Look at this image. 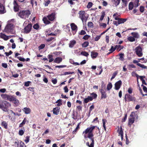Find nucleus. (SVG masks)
<instances>
[{"label": "nucleus", "instance_id": "bb28decb", "mask_svg": "<svg viewBox=\"0 0 147 147\" xmlns=\"http://www.w3.org/2000/svg\"><path fill=\"white\" fill-rule=\"evenodd\" d=\"M27 121V119L25 118L23 120L22 122L19 125V127H22L26 123Z\"/></svg>", "mask_w": 147, "mask_h": 147}, {"label": "nucleus", "instance_id": "1a4fd4ad", "mask_svg": "<svg viewBox=\"0 0 147 147\" xmlns=\"http://www.w3.org/2000/svg\"><path fill=\"white\" fill-rule=\"evenodd\" d=\"M32 25V24H28L24 29V33L25 34H28L31 31Z\"/></svg>", "mask_w": 147, "mask_h": 147}, {"label": "nucleus", "instance_id": "3c124183", "mask_svg": "<svg viewBox=\"0 0 147 147\" xmlns=\"http://www.w3.org/2000/svg\"><path fill=\"white\" fill-rule=\"evenodd\" d=\"M30 140V136H27L26 137V139L24 140V141L26 143H27L29 142Z\"/></svg>", "mask_w": 147, "mask_h": 147}, {"label": "nucleus", "instance_id": "09e8293b", "mask_svg": "<svg viewBox=\"0 0 147 147\" xmlns=\"http://www.w3.org/2000/svg\"><path fill=\"white\" fill-rule=\"evenodd\" d=\"M139 9L141 13H143L144 10V7L143 6H141L140 7Z\"/></svg>", "mask_w": 147, "mask_h": 147}, {"label": "nucleus", "instance_id": "9b49d317", "mask_svg": "<svg viewBox=\"0 0 147 147\" xmlns=\"http://www.w3.org/2000/svg\"><path fill=\"white\" fill-rule=\"evenodd\" d=\"M100 91L101 94L100 99H106L107 97V94L106 91L102 89H100Z\"/></svg>", "mask_w": 147, "mask_h": 147}, {"label": "nucleus", "instance_id": "6ab92c4d", "mask_svg": "<svg viewBox=\"0 0 147 147\" xmlns=\"http://www.w3.org/2000/svg\"><path fill=\"white\" fill-rule=\"evenodd\" d=\"M98 54L97 52H95L94 51H93L91 52V57L93 59H95L97 57Z\"/></svg>", "mask_w": 147, "mask_h": 147}, {"label": "nucleus", "instance_id": "0eeeda50", "mask_svg": "<svg viewBox=\"0 0 147 147\" xmlns=\"http://www.w3.org/2000/svg\"><path fill=\"white\" fill-rule=\"evenodd\" d=\"M135 52L136 55L139 57H142L143 55L142 50L140 45L135 48Z\"/></svg>", "mask_w": 147, "mask_h": 147}, {"label": "nucleus", "instance_id": "72a5a7b5", "mask_svg": "<svg viewBox=\"0 0 147 147\" xmlns=\"http://www.w3.org/2000/svg\"><path fill=\"white\" fill-rule=\"evenodd\" d=\"M134 7L133 3L132 2H130L129 4V10H131Z\"/></svg>", "mask_w": 147, "mask_h": 147}, {"label": "nucleus", "instance_id": "ddd939ff", "mask_svg": "<svg viewBox=\"0 0 147 147\" xmlns=\"http://www.w3.org/2000/svg\"><path fill=\"white\" fill-rule=\"evenodd\" d=\"M1 96L3 99L9 101L12 96L7 95V94H1Z\"/></svg>", "mask_w": 147, "mask_h": 147}, {"label": "nucleus", "instance_id": "052dcab7", "mask_svg": "<svg viewBox=\"0 0 147 147\" xmlns=\"http://www.w3.org/2000/svg\"><path fill=\"white\" fill-rule=\"evenodd\" d=\"M90 37V36H89L87 34H86V35H85L84 36H83V38L84 40H87Z\"/></svg>", "mask_w": 147, "mask_h": 147}, {"label": "nucleus", "instance_id": "e433bc0d", "mask_svg": "<svg viewBox=\"0 0 147 147\" xmlns=\"http://www.w3.org/2000/svg\"><path fill=\"white\" fill-rule=\"evenodd\" d=\"M80 124V123H79L78 124V125H77L76 127L75 128V129L74 131H73L72 132V133L73 134H75L77 132V131L78 130V129L80 128V127H79Z\"/></svg>", "mask_w": 147, "mask_h": 147}, {"label": "nucleus", "instance_id": "aec40b11", "mask_svg": "<svg viewBox=\"0 0 147 147\" xmlns=\"http://www.w3.org/2000/svg\"><path fill=\"white\" fill-rule=\"evenodd\" d=\"M62 59L61 57H57L54 60V63H59L62 61Z\"/></svg>", "mask_w": 147, "mask_h": 147}, {"label": "nucleus", "instance_id": "a878e982", "mask_svg": "<svg viewBox=\"0 0 147 147\" xmlns=\"http://www.w3.org/2000/svg\"><path fill=\"white\" fill-rule=\"evenodd\" d=\"M88 45L89 42L88 41H85L82 44V47L83 48H86L88 46Z\"/></svg>", "mask_w": 147, "mask_h": 147}, {"label": "nucleus", "instance_id": "dca6fc26", "mask_svg": "<svg viewBox=\"0 0 147 147\" xmlns=\"http://www.w3.org/2000/svg\"><path fill=\"white\" fill-rule=\"evenodd\" d=\"M6 12V10L3 4L0 3V13L3 14Z\"/></svg>", "mask_w": 147, "mask_h": 147}, {"label": "nucleus", "instance_id": "603ef678", "mask_svg": "<svg viewBox=\"0 0 147 147\" xmlns=\"http://www.w3.org/2000/svg\"><path fill=\"white\" fill-rule=\"evenodd\" d=\"M93 3L91 2H89L88 3L87 7L88 8H90L92 6Z\"/></svg>", "mask_w": 147, "mask_h": 147}, {"label": "nucleus", "instance_id": "58836bf2", "mask_svg": "<svg viewBox=\"0 0 147 147\" xmlns=\"http://www.w3.org/2000/svg\"><path fill=\"white\" fill-rule=\"evenodd\" d=\"M81 55L86 57H88L89 55L88 53L85 51L81 52Z\"/></svg>", "mask_w": 147, "mask_h": 147}, {"label": "nucleus", "instance_id": "5fc2aeb1", "mask_svg": "<svg viewBox=\"0 0 147 147\" xmlns=\"http://www.w3.org/2000/svg\"><path fill=\"white\" fill-rule=\"evenodd\" d=\"M141 86L143 87V89L144 91L145 92L147 93V88L146 87L144 86L143 84H142Z\"/></svg>", "mask_w": 147, "mask_h": 147}, {"label": "nucleus", "instance_id": "c85d7f7f", "mask_svg": "<svg viewBox=\"0 0 147 147\" xmlns=\"http://www.w3.org/2000/svg\"><path fill=\"white\" fill-rule=\"evenodd\" d=\"M76 43V41L75 40L71 41L69 44V47H72Z\"/></svg>", "mask_w": 147, "mask_h": 147}, {"label": "nucleus", "instance_id": "cd10ccee", "mask_svg": "<svg viewBox=\"0 0 147 147\" xmlns=\"http://www.w3.org/2000/svg\"><path fill=\"white\" fill-rule=\"evenodd\" d=\"M25 131V129L24 127L23 129H20L19 130L18 132L19 134L21 136L23 135L24 134Z\"/></svg>", "mask_w": 147, "mask_h": 147}, {"label": "nucleus", "instance_id": "9d476101", "mask_svg": "<svg viewBox=\"0 0 147 147\" xmlns=\"http://www.w3.org/2000/svg\"><path fill=\"white\" fill-rule=\"evenodd\" d=\"M10 102H13L14 104H15V106H18L19 104V101L14 96H12L11 99L10 100Z\"/></svg>", "mask_w": 147, "mask_h": 147}, {"label": "nucleus", "instance_id": "8fccbe9b", "mask_svg": "<svg viewBox=\"0 0 147 147\" xmlns=\"http://www.w3.org/2000/svg\"><path fill=\"white\" fill-rule=\"evenodd\" d=\"M86 34V32L83 30H81L80 32H79V34L80 35H84Z\"/></svg>", "mask_w": 147, "mask_h": 147}, {"label": "nucleus", "instance_id": "de8ad7c7", "mask_svg": "<svg viewBox=\"0 0 147 147\" xmlns=\"http://www.w3.org/2000/svg\"><path fill=\"white\" fill-rule=\"evenodd\" d=\"M119 136L120 135L121 136H123V131L122 129V128L121 127H120V131L119 132Z\"/></svg>", "mask_w": 147, "mask_h": 147}, {"label": "nucleus", "instance_id": "a19ab883", "mask_svg": "<svg viewBox=\"0 0 147 147\" xmlns=\"http://www.w3.org/2000/svg\"><path fill=\"white\" fill-rule=\"evenodd\" d=\"M40 27V26L38 24H34L33 26V28L36 30H38Z\"/></svg>", "mask_w": 147, "mask_h": 147}, {"label": "nucleus", "instance_id": "412c9836", "mask_svg": "<svg viewBox=\"0 0 147 147\" xmlns=\"http://www.w3.org/2000/svg\"><path fill=\"white\" fill-rule=\"evenodd\" d=\"M134 121V119L133 118H129V121L128 123V125L131 127V125L133 123Z\"/></svg>", "mask_w": 147, "mask_h": 147}, {"label": "nucleus", "instance_id": "69168bd1", "mask_svg": "<svg viewBox=\"0 0 147 147\" xmlns=\"http://www.w3.org/2000/svg\"><path fill=\"white\" fill-rule=\"evenodd\" d=\"M135 113L134 112H131L130 115V117H131V118H133L134 119L135 118L134 117V116L135 115Z\"/></svg>", "mask_w": 147, "mask_h": 147}, {"label": "nucleus", "instance_id": "7ed1b4c3", "mask_svg": "<svg viewBox=\"0 0 147 147\" xmlns=\"http://www.w3.org/2000/svg\"><path fill=\"white\" fill-rule=\"evenodd\" d=\"M30 14V11L29 10L27 9L20 10L18 13V15L20 18L26 19V18H28Z\"/></svg>", "mask_w": 147, "mask_h": 147}, {"label": "nucleus", "instance_id": "f3484780", "mask_svg": "<svg viewBox=\"0 0 147 147\" xmlns=\"http://www.w3.org/2000/svg\"><path fill=\"white\" fill-rule=\"evenodd\" d=\"M60 109V108L59 107H56L54 108L53 109V113L56 115H58Z\"/></svg>", "mask_w": 147, "mask_h": 147}, {"label": "nucleus", "instance_id": "c03bdc74", "mask_svg": "<svg viewBox=\"0 0 147 147\" xmlns=\"http://www.w3.org/2000/svg\"><path fill=\"white\" fill-rule=\"evenodd\" d=\"M19 10L18 5L14 6V10L15 12L18 11Z\"/></svg>", "mask_w": 147, "mask_h": 147}, {"label": "nucleus", "instance_id": "473e14b6", "mask_svg": "<svg viewBox=\"0 0 147 147\" xmlns=\"http://www.w3.org/2000/svg\"><path fill=\"white\" fill-rule=\"evenodd\" d=\"M127 40L131 42H133L135 40V38L132 36H130L128 37L127 38Z\"/></svg>", "mask_w": 147, "mask_h": 147}, {"label": "nucleus", "instance_id": "4be33fe9", "mask_svg": "<svg viewBox=\"0 0 147 147\" xmlns=\"http://www.w3.org/2000/svg\"><path fill=\"white\" fill-rule=\"evenodd\" d=\"M1 37L3 39L5 40H7L9 39L8 36L6 35L5 34L1 33Z\"/></svg>", "mask_w": 147, "mask_h": 147}, {"label": "nucleus", "instance_id": "f8f14e48", "mask_svg": "<svg viewBox=\"0 0 147 147\" xmlns=\"http://www.w3.org/2000/svg\"><path fill=\"white\" fill-rule=\"evenodd\" d=\"M122 82L121 80H119L116 82L115 84V89L116 90H118L121 87Z\"/></svg>", "mask_w": 147, "mask_h": 147}, {"label": "nucleus", "instance_id": "bf43d9fd", "mask_svg": "<svg viewBox=\"0 0 147 147\" xmlns=\"http://www.w3.org/2000/svg\"><path fill=\"white\" fill-rule=\"evenodd\" d=\"M31 82L30 81H28L27 82H25L24 86H25L27 87L29 86L30 83H31Z\"/></svg>", "mask_w": 147, "mask_h": 147}, {"label": "nucleus", "instance_id": "2eb2a0df", "mask_svg": "<svg viewBox=\"0 0 147 147\" xmlns=\"http://www.w3.org/2000/svg\"><path fill=\"white\" fill-rule=\"evenodd\" d=\"M70 26L72 31H75V33H76L78 30L77 26L74 23H71L70 24Z\"/></svg>", "mask_w": 147, "mask_h": 147}, {"label": "nucleus", "instance_id": "7c9ffc66", "mask_svg": "<svg viewBox=\"0 0 147 147\" xmlns=\"http://www.w3.org/2000/svg\"><path fill=\"white\" fill-rule=\"evenodd\" d=\"M48 59H49V62H51L54 61V59L53 58V55H49L47 56Z\"/></svg>", "mask_w": 147, "mask_h": 147}, {"label": "nucleus", "instance_id": "774afa93", "mask_svg": "<svg viewBox=\"0 0 147 147\" xmlns=\"http://www.w3.org/2000/svg\"><path fill=\"white\" fill-rule=\"evenodd\" d=\"M51 1L50 0H48L46 1L45 2V3H44L45 6H47L50 3Z\"/></svg>", "mask_w": 147, "mask_h": 147}, {"label": "nucleus", "instance_id": "a18cd8bd", "mask_svg": "<svg viewBox=\"0 0 147 147\" xmlns=\"http://www.w3.org/2000/svg\"><path fill=\"white\" fill-rule=\"evenodd\" d=\"M121 0H114V4L116 6L118 5L120 2Z\"/></svg>", "mask_w": 147, "mask_h": 147}, {"label": "nucleus", "instance_id": "6e6d98bb", "mask_svg": "<svg viewBox=\"0 0 147 147\" xmlns=\"http://www.w3.org/2000/svg\"><path fill=\"white\" fill-rule=\"evenodd\" d=\"M17 58L19 59V60L21 61H25V59L23 58H22L21 57H18Z\"/></svg>", "mask_w": 147, "mask_h": 147}, {"label": "nucleus", "instance_id": "2f4dec72", "mask_svg": "<svg viewBox=\"0 0 147 147\" xmlns=\"http://www.w3.org/2000/svg\"><path fill=\"white\" fill-rule=\"evenodd\" d=\"M1 125L6 129L7 128V124L5 121H3L1 123Z\"/></svg>", "mask_w": 147, "mask_h": 147}, {"label": "nucleus", "instance_id": "f03ea898", "mask_svg": "<svg viewBox=\"0 0 147 147\" xmlns=\"http://www.w3.org/2000/svg\"><path fill=\"white\" fill-rule=\"evenodd\" d=\"M56 13L54 12L48 15L47 17H44L42 19L44 23L46 25L50 24L51 22L50 21H53L56 18Z\"/></svg>", "mask_w": 147, "mask_h": 147}, {"label": "nucleus", "instance_id": "4468645a", "mask_svg": "<svg viewBox=\"0 0 147 147\" xmlns=\"http://www.w3.org/2000/svg\"><path fill=\"white\" fill-rule=\"evenodd\" d=\"M115 19L118 21L119 24L123 23L127 20V19L126 18H118L117 16L115 18Z\"/></svg>", "mask_w": 147, "mask_h": 147}, {"label": "nucleus", "instance_id": "49530a36", "mask_svg": "<svg viewBox=\"0 0 147 147\" xmlns=\"http://www.w3.org/2000/svg\"><path fill=\"white\" fill-rule=\"evenodd\" d=\"M116 49V48H115V47H113L112 46L111 49L109 50V51H110V53H112L114 52Z\"/></svg>", "mask_w": 147, "mask_h": 147}, {"label": "nucleus", "instance_id": "39448f33", "mask_svg": "<svg viewBox=\"0 0 147 147\" xmlns=\"http://www.w3.org/2000/svg\"><path fill=\"white\" fill-rule=\"evenodd\" d=\"M9 104V102L6 101H2V103H0V109L5 112H8V105Z\"/></svg>", "mask_w": 147, "mask_h": 147}, {"label": "nucleus", "instance_id": "f704fd0d", "mask_svg": "<svg viewBox=\"0 0 147 147\" xmlns=\"http://www.w3.org/2000/svg\"><path fill=\"white\" fill-rule=\"evenodd\" d=\"M105 11H102L101 12V15L100 16V21H101L103 20V19L105 16Z\"/></svg>", "mask_w": 147, "mask_h": 147}, {"label": "nucleus", "instance_id": "864d4df0", "mask_svg": "<svg viewBox=\"0 0 147 147\" xmlns=\"http://www.w3.org/2000/svg\"><path fill=\"white\" fill-rule=\"evenodd\" d=\"M74 73V72H65L63 73V74L62 75H66L68 74H72Z\"/></svg>", "mask_w": 147, "mask_h": 147}, {"label": "nucleus", "instance_id": "a211bd4d", "mask_svg": "<svg viewBox=\"0 0 147 147\" xmlns=\"http://www.w3.org/2000/svg\"><path fill=\"white\" fill-rule=\"evenodd\" d=\"M93 100V98L91 96H88L87 98H85L84 100V102L87 103L90 101H91Z\"/></svg>", "mask_w": 147, "mask_h": 147}, {"label": "nucleus", "instance_id": "20e7f679", "mask_svg": "<svg viewBox=\"0 0 147 147\" xmlns=\"http://www.w3.org/2000/svg\"><path fill=\"white\" fill-rule=\"evenodd\" d=\"M79 18L81 19L82 22H86L87 20L88 16L86 15V13L84 11H80L79 12Z\"/></svg>", "mask_w": 147, "mask_h": 147}, {"label": "nucleus", "instance_id": "0e129e2a", "mask_svg": "<svg viewBox=\"0 0 147 147\" xmlns=\"http://www.w3.org/2000/svg\"><path fill=\"white\" fill-rule=\"evenodd\" d=\"M13 53V52L11 51H10L9 53L5 52V54L7 56H8L9 55Z\"/></svg>", "mask_w": 147, "mask_h": 147}, {"label": "nucleus", "instance_id": "4c0bfd02", "mask_svg": "<svg viewBox=\"0 0 147 147\" xmlns=\"http://www.w3.org/2000/svg\"><path fill=\"white\" fill-rule=\"evenodd\" d=\"M112 84L110 82H109L107 86V90H110L112 88Z\"/></svg>", "mask_w": 147, "mask_h": 147}, {"label": "nucleus", "instance_id": "4d7b16f0", "mask_svg": "<svg viewBox=\"0 0 147 147\" xmlns=\"http://www.w3.org/2000/svg\"><path fill=\"white\" fill-rule=\"evenodd\" d=\"M45 45L44 44H41L38 47L39 50H40L43 49L45 47Z\"/></svg>", "mask_w": 147, "mask_h": 147}, {"label": "nucleus", "instance_id": "393cba45", "mask_svg": "<svg viewBox=\"0 0 147 147\" xmlns=\"http://www.w3.org/2000/svg\"><path fill=\"white\" fill-rule=\"evenodd\" d=\"M115 48H116L117 51H120L122 49H123V46H121L120 45H116L115 46Z\"/></svg>", "mask_w": 147, "mask_h": 147}, {"label": "nucleus", "instance_id": "ea45409f", "mask_svg": "<svg viewBox=\"0 0 147 147\" xmlns=\"http://www.w3.org/2000/svg\"><path fill=\"white\" fill-rule=\"evenodd\" d=\"M87 26L89 28H93V24L92 22H88Z\"/></svg>", "mask_w": 147, "mask_h": 147}, {"label": "nucleus", "instance_id": "37998d69", "mask_svg": "<svg viewBox=\"0 0 147 147\" xmlns=\"http://www.w3.org/2000/svg\"><path fill=\"white\" fill-rule=\"evenodd\" d=\"M124 55L123 53L119 54V56L120 57L119 59L121 61H123L124 59L123 56Z\"/></svg>", "mask_w": 147, "mask_h": 147}, {"label": "nucleus", "instance_id": "c756f323", "mask_svg": "<svg viewBox=\"0 0 147 147\" xmlns=\"http://www.w3.org/2000/svg\"><path fill=\"white\" fill-rule=\"evenodd\" d=\"M62 100L61 99H59L57 100L55 102V103H58L57 104V105L58 106H60L62 105Z\"/></svg>", "mask_w": 147, "mask_h": 147}, {"label": "nucleus", "instance_id": "680f3d73", "mask_svg": "<svg viewBox=\"0 0 147 147\" xmlns=\"http://www.w3.org/2000/svg\"><path fill=\"white\" fill-rule=\"evenodd\" d=\"M26 145H25L24 143L22 142L21 141L20 143V145L19 147H26Z\"/></svg>", "mask_w": 147, "mask_h": 147}, {"label": "nucleus", "instance_id": "79ce46f5", "mask_svg": "<svg viewBox=\"0 0 147 147\" xmlns=\"http://www.w3.org/2000/svg\"><path fill=\"white\" fill-rule=\"evenodd\" d=\"M90 94L92 96L91 97H92L93 99H95L97 98V94L96 93H94V92Z\"/></svg>", "mask_w": 147, "mask_h": 147}, {"label": "nucleus", "instance_id": "b1692460", "mask_svg": "<svg viewBox=\"0 0 147 147\" xmlns=\"http://www.w3.org/2000/svg\"><path fill=\"white\" fill-rule=\"evenodd\" d=\"M131 35L133 36V37L135 38H138L139 37V36L137 32H133L131 33Z\"/></svg>", "mask_w": 147, "mask_h": 147}, {"label": "nucleus", "instance_id": "423d86ee", "mask_svg": "<svg viewBox=\"0 0 147 147\" xmlns=\"http://www.w3.org/2000/svg\"><path fill=\"white\" fill-rule=\"evenodd\" d=\"M136 100L135 97L132 96L129 94H126L125 95L124 100L125 102H127L135 101Z\"/></svg>", "mask_w": 147, "mask_h": 147}, {"label": "nucleus", "instance_id": "e2e57ef3", "mask_svg": "<svg viewBox=\"0 0 147 147\" xmlns=\"http://www.w3.org/2000/svg\"><path fill=\"white\" fill-rule=\"evenodd\" d=\"M132 88L131 87L129 88L127 90V92L129 93V94H131L132 92Z\"/></svg>", "mask_w": 147, "mask_h": 147}, {"label": "nucleus", "instance_id": "6e6552de", "mask_svg": "<svg viewBox=\"0 0 147 147\" xmlns=\"http://www.w3.org/2000/svg\"><path fill=\"white\" fill-rule=\"evenodd\" d=\"M10 21H9V23L6 25L4 30V31L6 32H11L13 30L14 28L13 24L10 23Z\"/></svg>", "mask_w": 147, "mask_h": 147}, {"label": "nucleus", "instance_id": "5701e85b", "mask_svg": "<svg viewBox=\"0 0 147 147\" xmlns=\"http://www.w3.org/2000/svg\"><path fill=\"white\" fill-rule=\"evenodd\" d=\"M23 110L24 112L26 114H28L31 112V110L29 108H27V107H25L24 108Z\"/></svg>", "mask_w": 147, "mask_h": 147}, {"label": "nucleus", "instance_id": "338daca9", "mask_svg": "<svg viewBox=\"0 0 147 147\" xmlns=\"http://www.w3.org/2000/svg\"><path fill=\"white\" fill-rule=\"evenodd\" d=\"M127 113H126L125 115V117H124V118L123 119H122V122H125L127 119Z\"/></svg>", "mask_w": 147, "mask_h": 147}, {"label": "nucleus", "instance_id": "c9c22d12", "mask_svg": "<svg viewBox=\"0 0 147 147\" xmlns=\"http://www.w3.org/2000/svg\"><path fill=\"white\" fill-rule=\"evenodd\" d=\"M137 65L142 68L144 69H146L147 68V66L144 65L140 63H137Z\"/></svg>", "mask_w": 147, "mask_h": 147}, {"label": "nucleus", "instance_id": "13d9d810", "mask_svg": "<svg viewBox=\"0 0 147 147\" xmlns=\"http://www.w3.org/2000/svg\"><path fill=\"white\" fill-rule=\"evenodd\" d=\"M117 73L116 72H115L113 74L112 77L111 78V80L114 79L116 76L117 75Z\"/></svg>", "mask_w": 147, "mask_h": 147}, {"label": "nucleus", "instance_id": "f257e3e1", "mask_svg": "<svg viewBox=\"0 0 147 147\" xmlns=\"http://www.w3.org/2000/svg\"><path fill=\"white\" fill-rule=\"evenodd\" d=\"M96 127V126H93L88 127L82 133L84 138L85 139L88 138L92 141V143H94L93 132Z\"/></svg>", "mask_w": 147, "mask_h": 147}]
</instances>
